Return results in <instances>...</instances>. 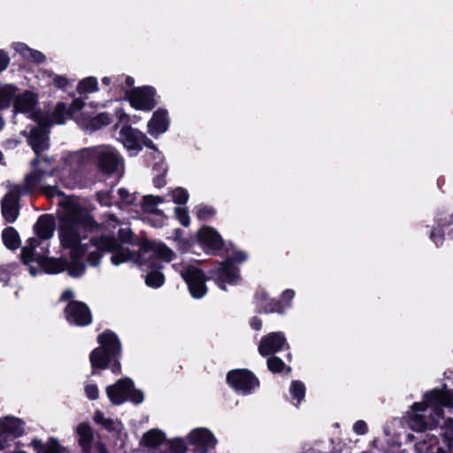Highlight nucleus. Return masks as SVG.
<instances>
[{
    "mask_svg": "<svg viewBox=\"0 0 453 453\" xmlns=\"http://www.w3.org/2000/svg\"><path fill=\"white\" fill-rule=\"evenodd\" d=\"M65 225L61 233V239L65 246L72 248V257L75 259L70 273L78 278L86 271L85 260L92 266H97L104 253H111V262L118 266L127 262L139 265L148 273L145 282L149 287L159 288L164 284L165 277L160 272L161 265L158 260L170 262L174 257V252L165 244L157 242H146L136 254L127 246L132 243V232L129 227H119V240L115 236L107 234L101 243L96 241L81 239L78 233Z\"/></svg>",
    "mask_w": 453,
    "mask_h": 453,
    "instance_id": "obj_1",
    "label": "nucleus"
},
{
    "mask_svg": "<svg viewBox=\"0 0 453 453\" xmlns=\"http://www.w3.org/2000/svg\"><path fill=\"white\" fill-rule=\"evenodd\" d=\"M42 191L58 205V237L62 248L68 250L70 261L47 257L50 253L48 241L53 237L56 228L55 219L49 214L42 215L37 219L34 226L36 237L29 238L27 243L22 248V260L29 266V273L32 276H36L41 271L52 274L67 271L68 274L73 277L70 273V269L75 259L72 257V248L65 246L62 242L61 233L64 226L66 224L69 225L68 226L72 230L78 233L81 239L96 241L100 243L107 234L90 238L86 236L87 229L93 226V219L77 197L65 196L56 186H42Z\"/></svg>",
    "mask_w": 453,
    "mask_h": 453,
    "instance_id": "obj_2",
    "label": "nucleus"
},
{
    "mask_svg": "<svg viewBox=\"0 0 453 453\" xmlns=\"http://www.w3.org/2000/svg\"><path fill=\"white\" fill-rule=\"evenodd\" d=\"M453 409V395L438 388L427 391L421 402L414 403L406 412L411 429L424 432L438 426L443 419V408Z\"/></svg>",
    "mask_w": 453,
    "mask_h": 453,
    "instance_id": "obj_3",
    "label": "nucleus"
},
{
    "mask_svg": "<svg viewBox=\"0 0 453 453\" xmlns=\"http://www.w3.org/2000/svg\"><path fill=\"white\" fill-rule=\"evenodd\" d=\"M35 167L34 172L25 178L24 187L17 184L8 186V193L2 200V214L8 222H14L19 215V196L25 193L42 189V186H48L45 183L46 178L57 173L56 167L51 165V160L48 157H36L32 161Z\"/></svg>",
    "mask_w": 453,
    "mask_h": 453,
    "instance_id": "obj_4",
    "label": "nucleus"
},
{
    "mask_svg": "<svg viewBox=\"0 0 453 453\" xmlns=\"http://www.w3.org/2000/svg\"><path fill=\"white\" fill-rule=\"evenodd\" d=\"M37 95L33 91L27 90L15 96L13 106L15 119L18 118L19 114H23L33 122L21 133L27 136L28 143L37 157H41L39 154L47 149V137L43 129V114L37 111Z\"/></svg>",
    "mask_w": 453,
    "mask_h": 453,
    "instance_id": "obj_5",
    "label": "nucleus"
},
{
    "mask_svg": "<svg viewBox=\"0 0 453 453\" xmlns=\"http://www.w3.org/2000/svg\"><path fill=\"white\" fill-rule=\"evenodd\" d=\"M94 158L96 160L99 170L105 174L122 173L124 162L119 153L110 145H99L87 148L71 156L70 160Z\"/></svg>",
    "mask_w": 453,
    "mask_h": 453,
    "instance_id": "obj_6",
    "label": "nucleus"
},
{
    "mask_svg": "<svg viewBox=\"0 0 453 453\" xmlns=\"http://www.w3.org/2000/svg\"><path fill=\"white\" fill-rule=\"evenodd\" d=\"M248 259V254L243 250H234L228 254L226 259L216 265L210 271V277L222 290H226V284L237 285L241 282L242 277L240 269L234 264H242Z\"/></svg>",
    "mask_w": 453,
    "mask_h": 453,
    "instance_id": "obj_7",
    "label": "nucleus"
},
{
    "mask_svg": "<svg viewBox=\"0 0 453 453\" xmlns=\"http://www.w3.org/2000/svg\"><path fill=\"white\" fill-rule=\"evenodd\" d=\"M100 347L90 354L92 367L91 374H96L97 369H105L108 364L120 353V342L111 332H104L98 335Z\"/></svg>",
    "mask_w": 453,
    "mask_h": 453,
    "instance_id": "obj_8",
    "label": "nucleus"
},
{
    "mask_svg": "<svg viewBox=\"0 0 453 453\" xmlns=\"http://www.w3.org/2000/svg\"><path fill=\"white\" fill-rule=\"evenodd\" d=\"M173 267L180 273L181 278L187 283L192 297L200 299L206 295L208 291L205 284L206 277L201 269L189 264H174Z\"/></svg>",
    "mask_w": 453,
    "mask_h": 453,
    "instance_id": "obj_9",
    "label": "nucleus"
},
{
    "mask_svg": "<svg viewBox=\"0 0 453 453\" xmlns=\"http://www.w3.org/2000/svg\"><path fill=\"white\" fill-rule=\"evenodd\" d=\"M106 394L111 403L119 405L129 400L135 404L143 401L142 391L134 388L133 381L129 378H122L116 383L106 388Z\"/></svg>",
    "mask_w": 453,
    "mask_h": 453,
    "instance_id": "obj_10",
    "label": "nucleus"
},
{
    "mask_svg": "<svg viewBox=\"0 0 453 453\" xmlns=\"http://www.w3.org/2000/svg\"><path fill=\"white\" fill-rule=\"evenodd\" d=\"M25 433V423L19 418L5 416L0 418V450L8 448L12 441Z\"/></svg>",
    "mask_w": 453,
    "mask_h": 453,
    "instance_id": "obj_11",
    "label": "nucleus"
},
{
    "mask_svg": "<svg viewBox=\"0 0 453 453\" xmlns=\"http://www.w3.org/2000/svg\"><path fill=\"white\" fill-rule=\"evenodd\" d=\"M226 380L236 392L243 395L251 394L259 385L256 376L246 369H236L229 372Z\"/></svg>",
    "mask_w": 453,
    "mask_h": 453,
    "instance_id": "obj_12",
    "label": "nucleus"
},
{
    "mask_svg": "<svg viewBox=\"0 0 453 453\" xmlns=\"http://www.w3.org/2000/svg\"><path fill=\"white\" fill-rule=\"evenodd\" d=\"M187 441L194 447L193 453H209L212 450L218 441L213 433L206 427H197L187 434Z\"/></svg>",
    "mask_w": 453,
    "mask_h": 453,
    "instance_id": "obj_13",
    "label": "nucleus"
},
{
    "mask_svg": "<svg viewBox=\"0 0 453 453\" xmlns=\"http://www.w3.org/2000/svg\"><path fill=\"white\" fill-rule=\"evenodd\" d=\"M156 90L152 87H141L127 92L129 103L132 107L141 111H150L155 107Z\"/></svg>",
    "mask_w": 453,
    "mask_h": 453,
    "instance_id": "obj_14",
    "label": "nucleus"
},
{
    "mask_svg": "<svg viewBox=\"0 0 453 453\" xmlns=\"http://www.w3.org/2000/svg\"><path fill=\"white\" fill-rule=\"evenodd\" d=\"M145 134L138 129L125 125L119 131L118 140L123 144L130 156H135L142 150V142Z\"/></svg>",
    "mask_w": 453,
    "mask_h": 453,
    "instance_id": "obj_15",
    "label": "nucleus"
},
{
    "mask_svg": "<svg viewBox=\"0 0 453 453\" xmlns=\"http://www.w3.org/2000/svg\"><path fill=\"white\" fill-rule=\"evenodd\" d=\"M65 315L70 324L76 326H87L92 320L88 306L78 301H73L66 306Z\"/></svg>",
    "mask_w": 453,
    "mask_h": 453,
    "instance_id": "obj_16",
    "label": "nucleus"
},
{
    "mask_svg": "<svg viewBox=\"0 0 453 453\" xmlns=\"http://www.w3.org/2000/svg\"><path fill=\"white\" fill-rule=\"evenodd\" d=\"M285 346H288L285 334L282 332H273L262 337L258 344V352L261 356L266 357L280 351Z\"/></svg>",
    "mask_w": 453,
    "mask_h": 453,
    "instance_id": "obj_17",
    "label": "nucleus"
},
{
    "mask_svg": "<svg viewBox=\"0 0 453 453\" xmlns=\"http://www.w3.org/2000/svg\"><path fill=\"white\" fill-rule=\"evenodd\" d=\"M197 234L200 243L208 253L215 254L223 246L220 234L212 227L203 226Z\"/></svg>",
    "mask_w": 453,
    "mask_h": 453,
    "instance_id": "obj_18",
    "label": "nucleus"
},
{
    "mask_svg": "<svg viewBox=\"0 0 453 453\" xmlns=\"http://www.w3.org/2000/svg\"><path fill=\"white\" fill-rule=\"evenodd\" d=\"M170 124L168 112L165 109H157L154 111L148 123V132L150 135L157 137L167 131Z\"/></svg>",
    "mask_w": 453,
    "mask_h": 453,
    "instance_id": "obj_19",
    "label": "nucleus"
},
{
    "mask_svg": "<svg viewBox=\"0 0 453 453\" xmlns=\"http://www.w3.org/2000/svg\"><path fill=\"white\" fill-rule=\"evenodd\" d=\"M164 202L165 198L159 196L147 195L142 198V210L149 214H154L158 217L157 223L155 224V226L157 227L162 226L165 220L163 211L157 208L158 204H161Z\"/></svg>",
    "mask_w": 453,
    "mask_h": 453,
    "instance_id": "obj_20",
    "label": "nucleus"
},
{
    "mask_svg": "<svg viewBox=\"0 0 453 453\" xmlns=\"http://www.w3.org/2000/svg\"><path fill=\"white\" fill-rule=\"evenodd\" d=\"M256 303L257 307L260 311L265 312V313H284V309L282 308V304L280 302H278V300L270 298L268 294L264 291L260 290L256 295Z\"/></svg>",
    "mask_w": 453,
    "mask_h": 453,
    "instance_id": "obj_21",
    "label": "nucleus"
},
{
    "mask_svg": "<svg viewBox=\"0 0 453 453\" xmlns=\"http://www.w3.org/2000/svg\"><path fill=\"white\" fill-rule=\"evenodd\" d=\"M68 114V111H66V106L64 103H58L57 104L54 111L51 113L50 116H45L43 114V129L46 132V137H47V148L49 147V127L52 124H63L65 120V116Z\"/></svg>",
    "mask_w": 453,
    "mask_h": 453,
    "instance_id": "obj_22",
    "label": "nucleus"
},
{
    "mask_svg": "<svg viewBox=\"0 0 453 453\" xmlns=\"http://www.w3.org/2000/svg\"><path fill=\"white\" fill-rule=\"evenodd\" d=\"M94 420L109 432L115 433L117 435L121 436L124 427L119 420L105 418L101 411L95 412Z\"/></svg>",
    "mask_w": 453,
    "mask_h": 453,
    "instance_id": "obj_23",
    "label": "nucleus"
},
{
    "mask_svg": "<svg viewBox=\"0 0 453 453\" xmlns=\"http://www.w3.org/2000/svg\"><path fill=\"white\" fill-rule=\"evenodd\" d=\"M12 47L17 53L27 60L35 63H42L45 60V56L42 52L29 48L23 42H14Z\"/></svg>",
    "mask_w": 453,
    "mask_h": 453,
    "instance_id": "obj_24",
    "label": "nucleus"
},
{
    "mask_svg": "<svg viewBox=\"0 0 453 453\" xmlns=\"http://www.w3.org/2000/svg\"><path fill=\"white\" fill-rule=\"evenodd\" d=\"M415 453H445V450L438 446L436 437L427 435L426 439L416 443Z\"/></svg>",
    "mask_w": 453,
    "mask_h": 453,
    "instance_id": "obj_25",
    "label": "nucleus"
},
{
    "mask_svg": "<svg viewBox=\"0 0 453 453\" xmlns=\"http://www.w3.org/2000/svg\"><path fill=\"white\" fill-rule=\"evenodd\" d=\"M81 174L77 170H73L70 167H65L59 173V179L61 182L67 188H73L81 186L80 182Z\"/></svg>",
    "mask_w": 453,
    "mask_h": 453,
    "instance_id": "obj_26",
    "label": "nucleus"
},
{
    "mask_svg": "<svg viewBox=\"0 0 453 453\" xmlns=\"http://www.w3.org/2000/svg\"><path fill=\"white\" fill-rule=\"evenodd\" d=\"M32 447L36 453H60L61 448L58 441L53 438L49 439L45 443L40 440H33Z\"/></svg>",
    "mask_w": 453,
    "mask_h": 453,
    "instance_id": "obj_27",
    "label": "nucleus"
},
{
    "mask_svg": "<svg viewBox=\"0 0 453 453\" xmlns=\"http://www.w3.org/2000/svg\"><path fill=\"white\" fill-rule=\"evenodd\" d=\"M81 127L87 130L95 131L111 123V117L106 112H102L93 117L88 122H79Z\"/></svg>",
    "mask_w": 453,
    "mask_h": 453,
    "instance_id": "obj_28",
    "label": "nucleus"
},
{
    "mask_svg": "<svg viewBox=\"0 0 453 453\" xmlns=\"http://www.w3.org/2000/svg\"><path fill=\"white\" fill-rule=\"evenodd\" d=\"M79 436V444L84 451H88L93 440V432L91 427L86 423H81L76 428Z\"/></svg>",
    "mask_w": 453,
    "mask_h": 453,
    "instance_id": "obj_29",
    "label": "nucleus"
},
{
    "mask_svg": "<svg viewBox=\"0 0 453 453\" xmlns=\"http://www.w3.org/2000/svg\"><path fill=\"white\" fill-rule=\"evenodd\" d=\"M157 157L158 161H156L153 165V170L157 173L153 179V183L156 188H160L165 185V176L167 173V165L161 153H157Z\"/></svg>",
    "mask_w": 453,
    "mask_h": 453,
    "instance_id": "obj_30",
    "label": "nucleus"
},
{
    "mask_svg": "<svg viewBox=\"0 0 453 453\" xmlns=\"http://www.w3.org/2000/svg\"><path fill=\"white\" fill-rule=\"evenodd\" d=\"M17 93V87L12 84H0V110L10 106Z\"/></svg>",
    "mask_w": 453,
    "mask_h": 453,
    "instance_id": "obj_31",
    "label": "nucleus"
},
{
    "mask_svg": "<svg viewBox=\"0 0 453 453\" xmlns=\"http://www.w3.org/2000/svg\"><path fill=\"white\" fill-rule=\"evenodd\" d=\"M165 439V434L158 429H151L145 433L142 437V444L150 448H157L161 445Z\"/></svg>",
    "mask_w": 453,
    "mask_h": 453,
    "instance_id": "obj_32",
    "label": "nucleus"
},
{
    "mask_svg": "<svg viewBox=\"0 0 453 453\" xmlns=\"http://www.w3.org/2000/svg\"><path fill=\"white\" fill-rule=\"evenodd\" d=\"M76 90L80 95L96 92L98 90L97 79L93 76L82 79L79 81Z\"/></svg>",
    "mask_w": 453,
    "mask_h": 453,
    "instance_id": "obj_33",
    "label": "nucleus"
},
{
    "mask_svg": "<svg viewBox=\"0 0 453 453\" xmlns=\"http://www.w3.org/2000/svg\"><path fill=\"white\" fill-rule=\"evenodd\" d=\"M4 245L10 250H16L20 244L19 237L13 227H7L2 233Z\"/></svg>",
    "mask_w": 453,
    "mask_h": 453,
    "instance_id": "obj_34",
    "label": "nucleus"
},
{
    "mask_svg": "<svg viewBox=\"0 0 453 453\" xmlns=\"http://www.w3.org/2000/svg\"><path fill=\"white\" fill-rule=\"evenodd\" d=\"M289 393L293 400H296V406H298L305 396V386L302 381L294 380L289 387Z\"/></svg>",
    "mask_w": 453,
    "mask_h": 453,
    "instance_id": "obj_35",
    "label": "nucleus"
},
{
    "mask_svg": "<svg viewBox=\"0 0 453 453\" xmlns=\"http://www.w3.org/2000/svg\"><path fill=\"white\" fill-rule=\"evenodd\" d=\"M168 195L171 196L173 202L176 204H185L188 200V192L180 187L168 190Z\"/></svg>",
    "mask_w": 453,
    "mask_h": 453,
    "instance_id": "obj_36",
    "label": "nucleus"
},
{
    "mask_svg": "<svg viewBox=\"0 0 453 453\" xmlns=\"http://www.w3.org/2000/svg\"><path fill=\"white\" fill-rule=\"evenodd\" d=\"M438 226H448L453 224V210H443L439 211L435 217Z\"/></svg>",
    "mask_w": 453,
    "mask_h": 453,
    "instance_id": "obj_37",
    "label": "nucleus"
},
{
    "mask_svg": "<svg viewBox=\"0 0 453 453\" xmlns=\"http://www.w3.org/2000/svg\"><path fill=\"white\" fill-rule=\"evenodd\" d=\"M195 212L196 217L201 220H209L216 214V211L213 207L204 204L198 205Z\"/></svg>",
    "mask_w": 453,
    "mask_h": 453,
    "instance_id": "obj_38",
    "label": "nucleus"
},
{
    "mask_svg": "<svg viewBox=\"0 0 453 453\" xmlns=\"http://www.w3.org/2000/svg\"><path fill=\"white\" fill-rule=\"evenodd\" d=\"M187 438H174L169 441V449L173 453H186L187 452Z\"/></svg>",
    "mask_w": 453,
    "mask_h": 453,
    "instance_id": "obj_39",
    "label": "nucleus"
},
{
    "mask_svg": "<svg viewBox=\"0 0 453 453\" xmlns=\"http://www.w3.org/2000/svg\"><path fill=\"white\" fill-rule=\"evenodd\" d=\"M295 291L293 289H286L282 292L280 296V299L278 302H280L282 304V308L284 309V313L288 309H289L292 305V300L295 297Z\"/></svg>",
    "mask_w": 453,
    "mask_h": 453,
    "instance_id": "obj_40",
    "label": "nucleus"
},
{
    "mask_svg": "<svg viewBox=\"0 0 453 453\" xmlns=\"http://www.w3.org/2000/svg\"><path fill=\"white\" fill-rule=\"evenodd\" d=\"M115 83L118 85V88L125 91L127 95V92H128L127 89L134 84V80L130 76H117L115 78Z\"/></svg>",
    "mask_w": 453,
    "mask_h": 453,
    "instance_id": "obj_41",
    "label": "nucleus"
},
{
    "mask_svg": "<svg viewBox=\"0 0 453 453\" xmlns=\"http://www.w3.org/2000/svg\"><path fill=\"white\" fill-rule=\"evenodd\" d=\"M267 366L273 372H279L285 368L284 362L277 357H271L267 359Z\"/></svg>",
    "mask_w": 453,
    "mask_h": 453,
    "instance_id": "obj_42",
    "label": "nucleus"
},
{
    "mask_svg": "<svg viewBox=\"0 0 453 453\" xmlns=\"http://www.w3.org/2000/svg\"><path fill=\"white\" fill-rule=\"evenodd\" d=\"M118 195L119 196L120 202L123 204L130 205L135 202V195L129 193V191L124 188H119Z\"/></svg>",
    "mask_w": 453,
    "mask_h": 453,
    "instance_id": "obj_43",
    "label": "nucleus"
},
{
    "mask_svg": "<svg viewBox=\"0 0 453 453\" xmlns=\"http://www.w3.org/2000/svg\"><path fill=\"white\" fill-rule=\"evenodd\" d=\"M84 391L89 400H96L99 396V390L96 384L88 381L85 383Z\"/></svg>",
    "mask_w": 453,
    "mask_h": 453,
    "instance_id": "obj_44",
    "label": "nucleus"
},
{
    "mask_svg": "<svg viewBox=\"0 0 453 453\" xmlns=\"http://www.w3.org/2000/svg\"><path fill=\"white\" fill-rule=\"evenodd\" d=\"M49 76L52 77L53 84L57 88H61V89H64V88H67L72 83V81H70L65 76H61V75H58V74H53V73H49Z\"/></svg>",
    "mask_w": 453,
    "mask_h": 453,
    "instance_id": "obj_45",
    "label": "nucleus"
},
{
    "mask_svg": "<svg viewBox=\"0 0 453 453\" xmlns=\"http://www.w3.org/2000/svg\"><path fill=\"white\" fill-rule=\"evenodd\" d=\"M175 215L182 226H188L189 225L190 218L186 209L181 207H176Z\"/></svg>",
    "mask_w": 453,
    "mask_h": 453,
    "instance_id": "obj_46",
    "label": "nucleus"
},
{
    "mask_svg": "<svg viewBox=\"0 0 453 453\" xmlns=\"http://www.w3.org/2000/svg\"><path fill=\"white\" fill-rule=\"evenodd\" d=\"M84 106V102L81 98H74L68 109V114L74 118L75 114L80 111Z\"/></svg>",
    "mask_w": 453,
    "mask_h": 453,
    "instance_id": "obj_47",
    "label": "nucleus"
},
{
    "mask_svg": "<svg viewBox=\"0 0 453 453\" xmlns=\"http://www.w3.org/2000/svg\"><path fill=\"white\" fill-rule=\"evenodd\" d=\"M353 431L358 435H364L368 431V426L365 421L364 420H357L353 425Z\"/></svg>",
    "mask_w": 453,
    "mask_h": 453,
    "instance_id": "obj_48",
    "label": "nucleus"
},
{
    "mask_svg": "<svg viewBox=\"0 0 453 453\" xmlns=\"http://www.w3.org/2000/svg\"><path fill=\"white\" fill-rule=\"evenodd\" d=\"M97 198L99 203L104 206H111L112 204L111 195L110 192H98Z\"/></svg>",
    "mask_w": 453,
    "mask_h": 453,
    "instance_id": "obj_49",
    "label": "nucleus"
},
{
    "mask_svg": "<svg viewBox=\"0 0 453 453\" xmlns=\"http://www.w3.org/2000/svg\"><path fill=\"white\" fill-rule=\"evenodd\" d=\"M10 64V58L8 54L4 50H0V73L4 71Z\"/></svg>",
    "mask_w": 453,
    "mask_h": 453,
    "instance_id": "obj_50",
    "label": "nucleus"
},
{
    "mask_svg": "<svg viewBox=\"0 0 453 453\" xmlns=\"http://www.w3.org/2000/svg\"><path fill=\"white\" fill-rule=\"evenodd\" d=\"M144 145L147 148L153 150V157L156 161H158L157 153H160L157 149L156 148L155 144L151 140H150L146 135L145 138L142 139V146Z\"/></svg>",
    "mask_w": 453,
    "mask_h": 453,
    "instance_id": "obj_51",
    "label": "nucleus"
},
{
    "mask_svg": "<svg viewBox=\"0 0 453 453\" xmlns=\"http://www.w3.org/2000/svg\"><path fill=\"white\" fill-rule=\"evenodd\" d=\"M430 238L437 246H439L440 244L442 243L443 234L441 231L434 228L431 232Z\"/></svg>",
    "mask_w": 453,
    "mask_h": 453,
    "instance_id": "obj_52",
    "label": "nucleus"
},
{
    "mask_svg": "<svg viewBox=\"0 0 453 453\" xmlns=\"http://www.w3.org/2000/svg\"><path fill=\"white\" fill-rule=\"evenodd\" d=\"M443 441L447 445L448 452L453 453V433H445L443 434Z\"/></svg>",
    "mask_w": 453,
    "mask_h": 453,
    "instance_id": "obj_53",
    "label": "nucleus"
},
{
    "mask_svg": "<svg viewBox=\"0 0 453 453\" xmlns=\"http://www.w3.org/2000/svg\"><path fill=\"white\" fill-rule=\"evenodd\" d=\"M250 326L254 329V330H260L262 328V320L259 319L258 318H252L250 319Z\"/></svg>",
    "mask_w": 453,
    "mask_h": 453,
    "instance_id": "obj_54",
    "label": "nucleus"
},
{
    "mask_svg": "<svg viewBox=\"0 0 453 453\" xmlns=\"http://www.w3.org/2000/svg\"><path fill=\"white\" fill-rule=\"evenodd\" d=\"M115 115L121 122H127V115L124 112L122 109H116Z\"/></svg>",
    "mask_w": 453,
    "mask_h": 453,
    "instance_id": "obj_55",
    "label": "nucleus"
},
{
    "mask_svg": "<svg viewBox=\"0 0 453 453\" xmlns=\"http://www.w3.org/2000/svg\"><path fill=\"white\" fill-rule=\"evenodd\" d=\"M117 76H114V77H104L102 79V83L105 86H109L111 85V83H113V87H116L118 88V85L115 83V78Z\"/></svg>",
    "mask_w": 453,
    "mask_h": 453,
    "instance_id": "obj_56",
    "label": "nucleus"
},
{
    "mask_svg": "<svg viewBox=\"0 0 453 453\" xmlns=\"http://www.w3.org/2000/svg\"><path fill=\"white\" fill-rule=\"evenodd\" d=\"M73 292L70 289H67L65 291L63 292V294L61 295V300L63 301H67V300H71L73 297Z\"/></svg>",
    "mask_w": 453,
    "mask_h": 453,
    "instance_id": "obj_57",
    "label": "nucleus"
},
{
    "mask_svg": "<svg viewBox=\"0 0 453 453\" xmlns=\"http://www.w3.org/2000/svg\"><path fill=\"white\" fill-rule=\"evenodd\" d=\"M111 372L113 373H119L121 371V366L119 361H114L111 366Z\"/></svg>",
    "mask_w": 453,
    "mask_h": 453,
    "instance_id": "obj_58",
    "label": "nucleus"
},
{
    "mask_svg": "<svg viewBox=\"0 0 453 453\" xmlns=\"http://www.w3.org/2000/svg\"><path fill=\"white\" fill-rule=\"evenodd\" d=\"M107 224L109 226H113V227H115L117 225H119L117 219L114 216H110Z\"/></svg>",
    "mask_w": 453,
    "mask_h": 453,
    "instance_id": "obj_59",
    "label": "nucleus"
},
{
    "mask_svg": "<svg viewBox=\"0 0 453 453\" xmlns=\"http://www.w3.org/2000/svg\"><path fill=\"white\" fill-rule=\"evenodd\" d=\"M7 279L6 271L0 266V280H5Z\"/></svg>",
    "mask_w": 453,
    "mask_h": 453,
    "instance_id": "obj_60",
    "label": "nucleus"
},
{
    "mask_svg": "<svg viewBox=\"0 0 453 453\" xmlns=\"http://www.w3.org/2000/svg\"><path fill=\"white\" fill-rule=\"evenodd\" d=\"M98 449L100 453H106L105 448L104 445H99Z\"/></svg>",
    "mask_w": 453,
    "mask_h": 453,
    "instance_id": "obj_61",
    "label": "nucleus"
},
{
    "mask_svg": "<svg viewBox=\"0 0 453 453\" xmlns=\"http://www.w3.org/2000/svg\"><path fill=\"white\" fill-rule=\"evenodd\" d=\"M13 453H27L25 451H16V452H13Z\"/></svg>",
    "mask_w": 453,
    "mask_h": 453,
    "instance_id": "obj_62",
    "label": "nucleus"
},
{
    "mask_svg": "<svg viewBox=\"0 0 453 453\" xmlns=\"http://www.w3.org/2000/svg\"><path fill=\"white\" fill-rule=\"evenodd\" d=\"M452 231H453V229H452Z\"/></svg>",
    "mask_w": 453,
    "mask_h": 453,
    "instance_id": "obj_63",
    "label": "nucleus"
}]
</instances>
